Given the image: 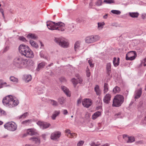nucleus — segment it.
<instances>
[{
	"instance_id": "f257e3e1",
	"label": "nucleus",
	"mask_w": 146,
	"mask_h": 146,
	"mask_svg": "<svg viewBox=\"0 0 146 146\" xmlns=\"http://www.w3.org/2000/svg\"><path fill=\"white\" fill-rule=\"evenodd\" d=\"M34 62L32 60H28L23 58L20 56L15 57L13 59V64L15 67L23 68L26 67L28 66L32 65Z\"/></svg>"
},
{
	"instance_id": "f03ea898",
	"label": "nucleus",
	"mask_w": 146,
	"mask_h": 146,
	"mask_svg": "<svg viewBox=\"0 0 146 146\" xmlns=\"http://www.w3.org/2000/svg\"><path fill=\"white\" fill-rule=\"evenodd\" d=\"M3 104L9 108H13L17 106L19 103L17 100L15 99L12 96L8 95L4 97L2 100Z\"/></svg>"
},
{
	"instance_id": "7ed1b4c3",
	"label": "nucleus",
	"mask_w": 146,
	"mask_h": 146,
	"mask_svg": "<svg viewBox=\"0 0 146 146\" xmlns=\"http://www.w3.org/2000/svg\"><path fill=\"white\" fill-rule=\"evenodd\" d=\"M46 23L48 28L50 30H55L63 31L65 29V24L62 22L56 23L52 21H47Z\"/></svg>"
},
{
	"instance_id": "20e7f679",
	"label": "nucleus",
	"mask_w": 146,
	"mask_h": 146,
	"mask_svg": "<svg viewBox=\"0 0 146 146\" xmlns=\"http://www.w3.org/2000/svg\"><path fill=\"white\" fill-rule=\"evenodd\" d=\"M19 50L21 54L26 58H33L34 57L33 51L27 45L21 44L19 47Z\"/></svg>"
},
{
	"instance_id": "39448f33",
	"label": "nucleus",
	"mask_w": 146,
	"mask_h": 146,
	"mask_svg": "<svg viewBox=\"0 0 146 146\" xmlns=\"http://www.w3.org/2000/svg\"><path fill=\"white\" fill-rule=\"evenodd\" d=\"M54 42L57 44L64 48H68L69 46V44L68 41L63 37H55Z\"/></svg>"
},
{
	"instance_id": "423d86ee",
	"label": "nucleus",
	"mask_w": 146,
	"mask_h": 146,
	"mask_svg": "<svg viewBox=\"0 0 146 146\" xmlns=\"http://www.w3.org/2000/svg\"><path fill=\"white\" fill-rule=\"evenodd\" d=\"M124 97L121 95H116L114 98L113 101L112 106L113 107H119L123 102Z\"/></svg>"
},
{
	"instance_id": "0eeeda50",
	"label": "nucleus",
	"mask_w": 146,
	"mask_h": 146,
	"mask_svg": "<svg viewBox=\"0 0 146 146\" xmlns=\"http://www.w3.org/2000/svg\"><path fill=\"white\" fill-rule=\"evenodd\" d=\"M4 127L9 131H13L17 129V126L15 122L11 121L6 123L4 125Z\"/></svg>"
},
{
	"instance_id": "6e6552de",
	"label": "nucleus",
	"mask_w": 146,
	"mask_h": 146,
	"mask_svg": "<svg viewBox=\"0 0 146 146\" xmlns=\"http://www.w3.org/2000/svg\"><path fill=\"white\" fill-rule=\"evenodd\" d=\"M100 39V37L98 35H91L86 37L85 38V41L86 43H91L99 40Z\"/></svg>"
},
{
	"instance_id": "1a4fd4ad",
	"label": "nucleus",
	"mask_w": 146,
	"mask_h": 146,
	"mask_svg": "<svg viewBox=\"0 0 146 146\" xmlns=\"http://www.w3.org/2000/svg\"><path fill=\"white\" fill-rule=\"evenodd\" d=\"M137 56L136 52L131 51L126 55V59L127 60H134Z\"/></svg>"
},
{
	"instance_id": "9d476101",
	"label": "nucleus",
	"mask_w": 146,
	"mask_h": 146,
	"mask_svg": "<svg viewBox=\"0 0 146 146\" xmlns=\"http://www.w3.org/2000/svg\"><path fill=\"white\" fill-rule=\"evenodd\" d=\"M92 104V101L90 99H85L82 101V105L86 108H89Z\"/></svg>"
},
{
	"instance_id": "9b49d317",
	"label": "nucleus",
	"mask_w": 146,
	"mask_h": 146,
	"mask_svg": "<svg viewBox=\"0 0 146 146\" xmlns=\"http://www.w3.org/2000/svg\"><path fill=\"white\" fill-rule=\"evenodd\" d=\"M61 135V132L59 131H55L52 133L51 135L50 138L54 140H56Z\"/></svg>"
},
{
	"instance_id": "f8f14e48",
	"label": "nucleus",
	"mask_w": 146,
	"mask_h": 146,
	"mask_svg": "<svg viewBox=\"0 0 146 146\" xmlns=\"http://www.w3.org/2000/svg\"><path fill=\"white\" fill-rule=\"evenodd\" d=\"M34 146H38L40 143V139L38 137H32L29 139Z\"/></svg>"
},
{
	"instance_id": "ddd939ff",
	"label": "nucleus",
	"mask_w": 146,
	"mask_h": 146,
	"mask_svg": "<svg viewBox=\"0 0 146 146\" xmlns=\"http://www.w3.org/2000/svg\"><path fill=\"white\" fill-rule=\"evenodd\" d=\"M37 124L40 126V128L42 129L47 128L49 127L50 125L49 123L41 121H38L37 123Z\"/></svg>"
},
{
	"instance_id": "4468645a",
	"label": "nucleus",
	"mask_w": 146,
	"mask_h": 146,
	"mask_svg": "<svg viewBox=\"0 0 146 146\" xmlns=\"http://www.w3.org/2000/svg\"><path fill=\"white\" fill-rule=\"evenodd\" d=\"M82 80L81 77L78 78V79H76L75 78H73L71 79V82L74 86L75 87L77 84L79 83L80 84H82Z\"/></svg>"
},
{
	"instance_id": "2eb2a0df",
	"label": "nucleus",
	"mask_w": 146,
	"mask_h": 146,
	"mask_svg": "<svg viewBox=\"0 0 146 146\" xmlns=\"http://www.w3.org/2000/svg\"><path fill=\"white\" fill-rule=\"evenodd\" d=\"M142 90L141 88H140L135 91L134 95V98L135 99H138L140 97L142 93Z\"/></svg>"
},
{
	"instance_id": "dca6fc26",
	"label": "nucleus",
	"mask_w": 146,
	"mask_h": 146,
	"mask_svg": "<svg viewBox=\"0 0 146 146\" xmlns=\"http://www.w3.org/2000/svg\"><path fill=\"white\" fill-rule=\"evenodd\" d=\"M60 113V111L59 110H55L54 111L51 116L52 119L53 120H55L56 117L58 116Z\"/></svg>"
},
{
	"instance_id": "f3484780",
	"label": "nucleus",
	"mask_w": 146,
	"mask_h": 146,
	"mask_svg": "<svg viewBox=\"0 0 146 146\" xmlns=\"http://www.w3.org/2000/svg\"><path fill=\"white\" fill-rule=\"evenodd\" d=\"M111 98V96L110 94H107L104 96L103 99V100L104 102L106 104H109L110 100Z\"/></svg>"
},
{
	"instance_id": "a211bd4d",
	"label": "nucleus",
	"mask_w": 146,
	"mask_h": 146,
	"mask_svg": "<svg viewBox=\"0 0 146 146\" xmlns=\"http://www.w3.org/2000/svg\"><path fill=\"white\" fill-rule=\"evenodd\" d=\"M61 88L68 96L70 97V92L67 87L64 86H61Z\"/></svg>"
},
{
	"instance_id": "6ab92c4d",
	"label": "nucleus",
	"mask_w": 146,
	"mask_h": 146,
	"mask_svg": "<svg viewBox=\"0 0 146 146\" xmlns=\"http://www.w3.org/2000/svg\"><path fill=\"white\" fill-rule=\"evenodd\" d=\"M106 70L107 74L109 75L111 72V65L110 63H108L106 65Z\"/></svg>"
},
{
	"instance_id": "aec40b11",
	"label": "nucleus",
	"mask_w": 146,
	"mask_h": 146,
	"mask_svg": "<svg viewBox=\"0 0 146 146\" xmlns=\"http://www.w3.org/2000/svg\"><path fill=\"white\" fill-rule=\"evenodd\" d=\"M36 133V130L34 129H29L27 131V133L31 135H35Z\"/></svg>"
},
{
	"instance_id": "412c9836",
	"label": "nucleus",
	"mask_w": 146,
	"mask_h": 146,
	"mask_svg": "<svg viewBox=\"0 0 146 146\" xmlns=\"http://www.w3.org/2000/svg\"><path fill=\"white\" fill-rule=\"evenodd\" d=\"M31 76L30 75H25L23 76V80L26 82L31 81Z\"/></svg>"
},
{
	"instance_id": "4be33fe9",
	"label": "nucleus",
	"mask_w": 146,
	"mask_h": 146,
	"mask_svg": "<svg viewBox=\"0 0 146 146\" xmlns=\"http://www.w3.org/2000/svg\"><path fill=\"white\" fill-rule=\"evenodd\" d=\"M81 41H77L74 44V49L75 51H77L80 47Z\"/></svg>"
},
{
	"instance_id": "5701e85b",
	"label": "nucleus",
	"mask_w": 146,
	"mask_h": 146,
	"mask_svg": "<svg viewBox=\"0 0 146 146\" xmlns=\"http://www.w3.org/2000/svg\"><path fill=\"white\" fill-rule=\"evenodd\" d=\"M119 60L120 59L119 58H118L117 59L115 57L113 58V64L115 67H116L119 65Z\"/></svg>"
},
{
	"instance_id": "b1692460",
	"label": "nucleus",
	"mask_w": 146,
	"mask_h": 146,
	"mask_svg": "<svg viewBox=\"0 0 146 146\" xmlns=\"http://www.w3.org/2000/svg\"><path fill=\"white\" fill-rule=\"evenodd\" d=\"M94 90L97 95H100L101 94V91L98 85H97L94 88Z\"/></svg>"
},
{
	"instance_id": "393cba45",
	"label": "nucleus",
	"mask_w": 146,
	"mask_h": 146,
	"mask_svg": "<svg viewBox=\"0 0 146 146\" xmlns=\"http://www.w3.org/2000/svg\"><path fill=\"white\" fill-rule=\"evenodd\" d=\"M101 113L99 111H97L95 113L92 115V119L94 120L100 115Z\"/></svg>"
},
{
	"instance_id": "a878e982",
	"label": "nucleus",
	"mask_w": 146,
	"mask_h": 146,
	"mask_svg": "<svg viewBox=\"0 0 146 146\" xmlns=\"http://www.w3.org/2000/svg\"><path fill=\"white\" fill-rule=\"evenodd\" d=\"M46 63L44 62H42L38 65V67L36 68L37 71H39L40 69L43 68L45 65Z\"/></svg>"
},
{
	"instance_id": "bb28decb",
	"label": "nucleus",
	"mask_w": 146,
	"mask_h": 146,
	"mask_svg": "<svg viewBox=\"0 0 146 146\" xmlns=\"http://www.w3.org/2000/svg\"><path fill=\"white\" fill-rule=\"evenodd\" d=\"M30 43L31 45L33 47H35L37 48L38 47V44L32 40H30Z\"/></svg>"
},
{
	"instance_id": "cd10ccee",
	"label": "nucleus",
	"mask_w": 146,
	"mask_h": 146,
	"mask_svg": "<svg viewBox=\"0 0 146 146\" xmlns=\"http://www.w3.org/2000/svg\"><path fill=\"white\" fill-rule=\"evenodd\" d=\"M129 15L132 17L137 18L138 17L139 14L137 12H130L129 13Z\"/></svg>"
},
{
	"instance_id": "c85d7f7f",
	"label": "nucleus",
	"mask_w": 146,
	"mask_h": 146,
	"mask_svg": "<svg viewBox=\"0 0 146 146\" xmlns=\"http://www.w3.org/2000/svg\"><path fill=\"white\" fill-rule=\"evenodd\" d=\"M109 86L107 83H105L104 85V93L105 94L107 93L108 90Z\"/></svg>"
},
{
	"instance_id": "c756f323",
	"label": "nucleus",
	"mask_w": 146,
	"mask_h": 146,
	"mask_svg": "<svg viewBox=\"0 0 146 146\" xmlns=\"http://www.w3.org/2000/svg\"><path fill=\"white\" fill-rule=\"evenodd\" d=\"M27 37L29 38H31L34 39H36L37 38V36L33 34H29L27 36Z\"/></svg>"
},
{
	"instance_id": "7c9ffc66",
	"label": "nucleus",
	"mask_w": 146,
	"mask_h": 146,
	"mask_svg": "<svg viewBox=\"0 0 146 146\" xmlns=\"http://www.w3.org/2000/svg\"><path fill=\"white\" fill-rule=\"evenodd\" d=\"M65 99L64 97H62L59 98L58 101L60 104L63 105L65 102Z\"/></svg>"
},
{
	"instance_id": "2f4dec72",
	"label": "nucleus",
	"mask_w": 146,
	"mask_h": 146,
	"mask_svg": "<svg viewBox=\"0 0 146 146\" xmlns=\"http://www.w3.org/2000/svg\"><path fill=\"white\" fill-rule=\"evenodd\" d=\"M10 80L11 81L15 83H17L18 82V79L13 76H10Z\"/></svg>"
},
{
	"instance_id": "473e14b6",
	"label": "nucleus",
	"mask_w": 146,
	"mask_h": 146,
	"mask_svg": "<svg viewBox=\"0 0 146 146\" xmlns=\"http://www.w3.org/2000/svg\"><path fill=\"white\" fill-rule=\"evenodd\" d=\"M135 140V137H133L131 136L129 137L126 142L127 143H131L134 142Z\"/></svg>"
},
{
	"instance_id": "72a5a7b5",
	"label": "nucleus",
	"mask_w": 146,
	"mask_h": 146,
	"mask_svg": "<svg viewBox=\"0 0 146 146\" xmlns=\"http://www.w3.org/2000/svg\"><path fill=\"white\" fill-rule=\"evenodd\" d=\"M50 104L53 106L55 107L58 106V103L56 101L52 100H50Z\"/></svg>"
},
{
	"instance_id": "f704fd0d",
	"label": "nucleus",
	"mask_w": 146,
	"mask_h": 146,
	"mask_svg": "<svg viewBox=\"0 0 146 146\" xmlns=\"http://www.w3.org/2000/svg\"><path fill=\"white\" fill-rule=\"evenodd\" d=\"M120 91V88L117 86H116V87L113 89V92L114 93H116L119 92Z\"/></svg>"
},
{
	"instance_id": "c9c22d12",
	"label": "nucleus",
	"mask_w": 146,
	"mask_h": 146,
	"mask_svg": "<svg viewBox=\"0 0 146 146\" xmlns=\"http://www.w3.org/2000/svg\"><path fill=\"white\" fill-rule=\"evenodd\" d=\"M28 113L27 112H26L22 115L18 116L17 118L19 119H20L22 118H25L28 116Z\"/></svg>"
},
{
	"instance_id": "e433bc0d",
	"label": "nucleus",
	"mask_w": 146,
	"mask_h": 146,
	"mask_svg": "<svg viewBox=\"0 0 146 146\" xmlns=\"http://www.w3.org/2000/svg\"><path fill=\"white\" fill-rule=\"evenodd\" d=\"M104 23H98V29L99 30L102 29L103 28V27L104 25Z\"/></svg>"
},
{
	"instance_id": "4c0bfd02",
	"label": "nucleus",
	"mask_w": 146,
	"mask_h": 146,
	"mask_svg": "<svg viewBox=\"0 0 146 146\" xmlns=\"http://www.w3.org/2000/svg\"><path fill=\"white\" fill-rule=\"evenodd\" d=\"M102 0H98L95 2V5L96 6H99L102 5Z\"/></svg>"
},
{
	"instance_id": "58836bf2",
	"label": "nucleus",
	"mask_w": 146,
	"mask_h": 146,
	"mask_svg": "<svg viewBox=\"0 0 146 146\" xmlns=\"http://www.w3.org/2000/svg\"><path fill=\"white\" fill-rule=\"evenodd\" d=\"M111 12L113 14L117 15H120L121 13V12L120 11L117 10H112L111 11Z\"/></svg>"
},
{
	"instance_id": "ea45409f",
	"label": "nucleus",
	"mask_w": 146,
	"mask_h": 146,
	"mask_svg": "<svg viewBox=\"0 0 146 146\" xmlns=\"http://www.w3.org/2000/svg\"><path fill=\"white\" fill-rule=\"evenodd\" d=\"M104 2L107 4L114 3H115L113 0H104Z\"/></svg>"
},
{
	"instance_id": "a19ab883",
	"label": "nucleus",
	"mask_w": 146,
	"mask_h": 146,
	"mask_svg": "<svg viewBox=\"0 0 146 146\" xmlns=\"http://www.w3.org/2000/svg\"><path fill=\"white\" fill-rule=\"evenodd\" d=\"M31 122V120H26L22 122V124L25 125H27L29 124Z\"/></svg>"
},
{
	"instance_id": "79ce46f5",
	"label": "nucleus",
	"mask_w": 146,
	"mask_h": 146,
	"mask_svg": "<svg viewBox=\"0 0 146 146\" xmlns=\"http://www.w3.org/2000/svg\"><path fill=\"white\" fill-rule=\"evenodd\" d=\"M7 114L6 112L0 108V116L5 115Z\"/></svg>"
},
{
	"instance_id": "37998d69",
	"label": "nucleus",
	"mask_w": 146,
	"mask_h": 146,
	"mask_svg": "<svg viewBox=\"0 0 146 146\" xmlns=\"http://www.w3.org/2000/svg\"><path fill=\"white\" fill-rule=\"evenodd\" d=\"M86 75L88 77H89L90 76V72L88 68L87 67L86 69Z\"/></svg>"
},
{
	"instance_id": "c03bdc74",
	"label": "nucleus",
	"mask_w": 146,
	"mask_h": 146,
	"mask_svg": "<svg viewBox=\"0 0 146 146\" xmlns=\"http://www.w3.org/2000/svg\"><path fill=\"white\" fill-rule=\"evenodd\" d=\"M96 104H98L99 106H101L102 104V101L101 100H96Z\"/></svg>"
},
{
	"instance_id": "a18cd8bd",
	"label": "nucleus",
	"mask_w": 146,
	"mask_h": 146,
	"mask_svg": "<svg viewBox=\"0 0 146 146\" xmlns=\"http://www.w3.org/2000/svg\"><path fill=\"white\" fill-rule=\"evenodd\" d=\"M44 92L43 89H41L39 88L38 90V94H40L43 93Z\"/></svg>"
},
{
	"instance_id": "49530a36",
	"label": "nucleus",
	"mask_w": 146,
	"mask_h": 146,
	"mask_svg": "<svg viewBox=\"0 0 146 146\" xmlns=\"http://www.w3.org/2000/svg\"><path fill=\"white\" fill-rule=\"evenodd\" d=\"M88 62L91 67H93L94 65V64L92 63V60H88Z\"/></svg>"
},
{
	"instance_id": "de8ad7c7",
	"label": "nucleus",
	"mask_w": 146,
	"mask_h": 146,
	"mask_svg": "<svg viewBox=\"0 0 146 146\" xmlns=\"http://www.w3.org/2000/svg\"><path fill=\"white\" fill-rule=\"evenodd\" d=\"M84 141H80L77 143L78 146H82L84 143Z\"/></svg>"
},
{
	"instance_id": "09e8293b",
	"label": "nucleus",
	"mask_w": 146,
	"mask_h": 146,
	"mask_svg": "<svg viewBox=\"0 0 146 146\" xmlns=\"http://www.w3.org/2000/svg\"><path fill=\"white\" fill-rule=\"evenodd\" d=\"M19 39L24 42H26L27 41L25 38L23 36H20L19 37Z\"/></svg>"
},
{
	"instance_id": "8fccbe9b",
	"label": "nucleus",
	"mask_w": 146,
	"mask_h": 146,
	"mask_svg": "<svg viewBox=\"0 0 146 146\" xmlns=\"http://www.w3.org/2000/svg\"><path fill=\"white\" fill-rule=\"evenodd\" d=\"M89 6L90 8H93V7L95 6L94 5L93 2H92V0H91V2L89 3Z\"/></svg>"
},
{
	"instance_id": "3c124183",
	"label": "nucleus",
	"mask_w": 146,
	"mask_h": 146,
	"mask_svg": "<svg viewBox=\"0 0 146 146\" xmlns=\"http://www.w3.org/2000/svg\"><path fill=\"white\" fill-rule=\"evenodd\" d=\"M69 136L70 137L74 138L76 137V136L75 133H71Z\"/></svg>"
},
{
	"instance_id": "603ef678",
	"label": "nucleus",
	"mask_w": 146,
	"mask_h": 146,
	"mask_svg": "<svg viewBox=\"0 0 146 146\" xmlns=\"http://www.w3.org/2000/svg\"><path fill=\"white\" fill-rule=\"evenodd\" d=\"M65 132L67 133V135H70L71 134L70 130L69 129H66L65 130Z\"/></svg>"
},
{
	"instance_id": "864d4df0",
	"label": "nucleus",
	"mask_w": 146,
	"mask_h": 146,
	"mask_svg": "<svg viewBox=\"0 0 146 146\" xmlns=\"http://www.w3.org/2000/svg\"><path fill=\"white\" fill-rule=\"evenodd\" d=\"M0 11L1 13L2 14V16H3V18H4V19H5V17L4 13L3 10L2 8H0Z\"/></svg>"
},
{
	"instance_id": "5fc2aeb1",
	"label": "nucleus",
	"mask_w": 146,
	"mask_h": 146,
	"mask_svg": "<svg viewBox=\"0 0 146 146\" xmlns=\"http://www.w3.org/2000/svg\"><path fill=\"white\" fill-rule=\"evenodd\" d=\"M142 64H143L144 66H146V57L142 62Z\"/></svg>"
},
{
	"instance_id": "6e6d98bb",
	"label": "nucleus",
	"mask_w": 146,
	"mask_h": 146,
	"mask_svg": "<svg viewBox=\"0 0 146 146\" xmlns=\"http://www.w3.org/2000/svg\"><path fill=\"white\" fill-rule=\"evenodd\" d=\"M123 138L126 141L127 140L129 137L127 136V135L126 134H124L123 135Z\"/></svg>"
},
{
	"instance_id": "4d7b16f0",
	"label": "nucleus",
	"mask_w": 146,
	"mask_h": 146,
	"mask_svg": "<svg viewBox=\"0 0 146 146\" xmlns=\"http://www.w3.org/2000/svg\"><path fill=\"white\" fill-rule=\"evenodd\" d=\"M62 112L63 114L64 115H66L68 113L67 110L65 109L62 110Z\"/></svg>"
},
{
	"instance_id": "13d9d810",
	"label": "nucleus",
	"mask_w": 146,
	"mask_h": 146,
	"mask_svg": "<svg viewBox=\"0 0 146 146\" xmlns=\"http://www.w3.org/2000/svg\"><path fill=\"white\" fill-rule=\"evenodd\" d=\"M121 113L120 112H119V113H116L115 115H117V117L118 118H120L121 117Z\"/></svg>"
},
{
	"instance_id": "bf43d9fd",
	"label": "nucleus",
	"mask_w": 146,
	"mask_h": 146,
	"mask_svg": "<svg viewBox=\"0 0 146 146\" xmlns=\"http://www.w3.org/2000/svg\"><path fill=\"white\" fill-rule=\"evenodd\" d=\"M91 146H97L98 145H97L94 142H92L90 144Z\"/></svg>"
},
{
	"instance_id": "052dcab7",
	"label": "nucleus",
	"mask_w": 146,
	"mask_h": 146,
	"mask_svg": "<svg viewBox=\"0 0 146 146\" xmlns=\"http://www.w3.org/2000/svg\"><path fill=\"white\" fill-rule=\"evenodd\" d=\"M81 101H82V100H81V99H80V98L79 99L77 100V104H80L81 102Z\"/></svg>"
},
{
	"instance_id": "680f3d73",
	"label": "nucleus",
	"mask_w": 146,
	"mask_h": 146,
	"mask_svg": "<svg viewBox=\"0 0 146 146\" xmlns=\"http://www.w3.org/2000/svg\"><path fill=\"white\" fill-rule=\"evenodd\" d=\"M25 146H34L33 144H27L25 145Z\"/></svg>"
},
{
	"instance_id": "e2e57ef3",
	"label": "nucleus",
	"mask_w": 146,
	"mask_h": 146,
	"mask_svg": "<svg viewBox=\"0 0 146 146\" xmlns=\"http://www.w3.org/2000/svg\"><path fill=\"white\" fill-rule=\"evenodd\" d=\"M9 49V46H7L4 49V52H5L7 51Z\"/></svg>"
},
{
	"instance_id": "0e129e2a",
	"label": "nucleus",
	"mask_w": 146,
	"mask_h": 146,
	"mask_svg": "<svg viewBox=\"0 0 146 146\" xmlns=\"http://www.w3.org/2000/svg\"><path fill=\"white\" fill-rule=\"evenodd\" d=\"M49 74L51 76H53L54 75V73L51 71L50 72Z\"/></svg>"
},
{
	"instance_id": "69168bd1",
	"label": "nucleus",
	"mask_w": 146,
	"mask_h": 146,
	"mask_svg": "<svg viewBox=\"0 0 146 146\" xmlns=\"http://www.w3.org/2000/svg\"><path fill=\"white\" fill-rule=\"evenodd\" d=\"M107 16L108 14H106L103 17L104 19H106L107 17Z\"/></svg>"
},
{
	"instance_id": "338daca9",
	"label": "nucleus",
	"mask_w": 146,
	"mask_h": 146,
	"mask_svg": "<svg viewBox=\"0 0 146 146\" xmlns=\"http://www.w3.org/2000/svg\"><path fill=\"white\" fill-rule=\"evenodd\" d=\"M7 137H8V135H4V136H3L2 137L3 138H6Z\"/></svg>"
},
{
	"instance_id": "774afa93",
	"label": "nucleus",
	"mask_w": 146,
	"mask_h": 146,
	"mask_svg": "<svg viewBox=\"0 0 146 146\" xmlns=\"http://www.w3.org/2000/svg\"><path fill=\"white\" fill-rule=\"evenodd\" d=\"M141 17H142V18L143 19H145V16L144 15H142V16Z\"/></svg>"
}]
</instances>
